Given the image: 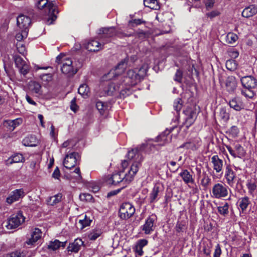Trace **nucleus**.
Masks as SVG:
<instances>
[{"label":"nucleus","mask_w":257,"mask_h":257,"mask_svg":"<svg viewBox=\"0 0 257 257\" xmlns=\"http://www.w3.org/2000/svg\"><path fill=\"white\" fill-rule=\"evenodd\" d=\"M127 157L130 160L129 162L126 160L121 162V167L123 170L113 174L106 180L107 183L109 185L116 186L119 184H122L120 189L111 192V194H116L132 181L141 166L143 158L137 149H132L128 151Z\"/></svg>","instance_id":"obj_1"},{"label":"nucleus","mask_w":257,"mask_h":257,"mask_svg":"<svg viewBox=\"0 0 257 257\" xmlns=\"http://www.w3.org/2000/svg\"><path fill=\"white\" fill-rule=\"evenodd\" d=\"M242 88L240 89L242 95L246 98L253 99L257 91V77L253 75H247L240 78Z\"/></svg>","instance_id":"obj_2"},{"label":"nucleus","mask_w":257,"mask_h":257,"mask_svg":"<svg viewBox=\"0 0 257 257\" xmlns=\"http://www.w3.org/2000/svg\"><path fill=\"white\" fill-rule=\"evenodd\" d=\"M36 6L39 9L43 10L46 14L52 16L51 21L49 22L50 20L48 21L49 24H52V21L56 20V14L58 13L57 7L52 2L48 3V0H38Z\"/></svg>","instance_id":"obj_3"},{"label":"nucleus","mask_w":257,"mask_h":257,"mask_svg":"<svg viewBox=\"0 0 257 257\" xmlns=\"http://www.w3.org/2000/svg\"><path fill=\"white\" fill-rule=\"evenodd\" d=\"M157 222V215L152 214L146 218L144 224L140 228L145 234H151L156 228Z\"/></svg>","instance_id":"obj_4"},{"label":"nucleus","mask_w":257,"mask_h":257,"mask_svg":"<svg viewBox=\"0 0 257 257\" xmlns=\"http://www.w3.org/2000/svg\"><path fill=\"white\" fill-rule=\"evenodd\" d=\"M126 66V63L125 60L121 61L114 69L111 70L107 74L103 76V80L107 81L118 77L120 74L123 73Z\"/></svg>","instance_id":"obj_5"},{"label":"nucleus","mask_w":257,"mask_h":257,"mask_svg":"<svg viewBox=\"0 0 257 257\" xmlns=\"http://www.w3.org/2000/svg\"><path fill=\"white\" fill-rule=\"evenodd\" d=\"M25 217L22 211H19L16 214H13L8 220L6 227L8 229H14L18 227L25 221Z\"/></svg>","instance_id":"obj_6"},{"label":"nucleus","mask_w":257,"mask_h":257,"mask_svg":"<svg viewBox=\"0 0 257 257\" xmlns=\"http://www.w3.org/2000/svg\"><path fill=\"white\" fill-rule=\"evenodd\" d=\"M212 196L215 198L220 199L228 196V188L225 184L216 183L212 189Z\"/></svg>","instance_id":"obj_7"},{"label":"nucleus","mask_w":257,"mask_h":257,"mask_svg":"<svg viewBox=\"0 0 257 257\" xmlns=\"http://www.w3.org/2000/svg\"><path fill=\"white\" fill-rule=\"evenodd\" d=\"M80 159V156L78 153H68L64 158L63 165L65 168L70 169L76 165Z\"/></svg>","instance_id":"obj_8"},{"label":"nucleus","mask_w":257,"mask_h":257,"mask_svg":"<svg viewBox=\"0 0 257 257\" xmlns=\"http://www.w3.org/2000/svg\"><path fill=\"white\" fill-rule=\"evenodd\" d=\"M135 212V207L129 202L122 203L119 210V216L122 219H126L130 218Z\"/></svg>","instance_id":"obj_9"},{"label":"nucleus","mask_w":257,"mask_h":257,"mask_svg":"<svg viewBox=\"0 0 257 257\" xmlns=\"http://www.w3.org/2000/svg\"><path fill=\"white\" fill-rule=\"evenodd\" d=\"M183 113L185 115L184 124L188 128L194 122L197 113L194 107H187L184 110Z\"/></svg>","instance_id":"obj_10"},{"label":"nucleus","mask_w":257,"mask_h":257,"mask_svg":"<svg viewBox=\"0 0 257 257\" xmlns=\"http://www.w3.org/2000/svg\"><path fill=\"white\" fill-rule=\"evenodd\" d=\"M13 59L16 66L19 69L21 74L26 75L30 70V66L20 56L15 54L13 55Z\"/></svg>","instance_id":"obj_11"},{"label":"nucleus","mask_w":257,"mask_h":257,"mask_svg":"<svg viewBox=\"0 0 257 257\" xmlns=\"http://www.w3.org/2000/svg\"><path fill=\"white\" fill-rule=\"evenodd\" d=\"M61 63H62L61 67L62 72L68 76H72L77 72V68H74L72 65V61L70 59H64Z\"/></svg>","instance_id":"obj_12"},{"label":"nucleus","mask_w":257,"mask_h":257,"mask_svg":"<svg viewBox=\"0 0 257 257\" xmlns=\"http://www.w3.org/2000/svg\"><path fill=\"white\" fill-rule=\"evenodd\" d=\"M236 178V174L233 170L231 166L229 164L226 165L224 173V178L226 183L230 187H232L235 182Z\"/></svg>","instance_id":"obj_13"},{"label":"nucleus","mask_w":257,"mask_h":257,"mask_svg":"<svg viewBox=\"0 0 257 257\" xmlns=\"http://www.w3.org/2000/svg\"><path fill=\"white\" fill-rule=\"evenodd\" d=\"M201 145V141L200 139L198 137H196L188 140L186 142L180 146V148H185L187 150L192 151H196L199 148Z\"/></svg>","instance_id":"obj_14"},{"label":"nucleus","mask_w":257,"mask_h":257,"mask_svg":"<svg viewBox=\"0 0 257 257\" xmlns=\"http://www.w3.org/2000/svg\"><path fill=\"white\" fill-rule=\"evenodd\" d=\"M225 147L228 150L230 154L234 158H242L245 155V151L243 148L239 144L234 145V149L228 145H225Z\"/></svg>","instance_id":"obj_15"},{"label":"nucleus","mask_w":257,"mask_h":257,"mask_svg":"<svg viewBox=\"0 0 257 257\" xmlns=\"http://www.w3.org/2000/svg\"><path fill=\"white\" fill-rule=\"evenodd\" d=\"M211 163L213 170L216 173L222 174L223 168V161L222 159L219 158V156L217 155H213L211 158Z\"/></svg>","instance_id":"obj_16"},{"label":"nucleus","mask_w":257,"mask_h":257,"mask_svg":"<svg viewBox=\"0 0 257 257\" xmlns=\"http://www.w3.org/2000/svg\"><path fill=\"white\" fill-rule=\"evenodd\" d=\"M31 22L30 18L24 15H19L17 19V24L20 30H28Z\"/></svg>","instance_id":"obj_17"},{"label":"nucleus","mask_w":257,"mask_h":257,"mask_svg":"<svg viewBox=\"0 0 257 257\" xmlns=\"http://www.w3.org/2000/svg\"><path fill=\"white\" fill-rule=\"evenodd\" d=\"M25 196V193L23 189H16L7 197L6 202L11 204L13 202L18 201L20 198Z\"/></svg>","instance_id":"obj_18"},{"label":"nucleus","mask_w":257,"mask_h":257,"mask_svg":"<svg viewBox=\"0 0 257 257\" xmlns=\"http://www.w3.org/2000/svg\"><path fill=\"white\" fill-rule=\"evenodd\" d=\"M138 68L135 69L129 70L127 72V78L129 79L130 81L128 82L130 83V85L132 86L135 85L138 82H140L139 76L138 75Z\"/></svg>","instance_id":"obj_19"},{"label":"nucleus","mask_w":257,"mask_h":257,"mask_svg":"<svg viewBox=\"0 0 257 257\" xmlns=\"http://www.w3.org/2000/svg\"><path fill=\"white\" fill-rule=\"evenodd\" d=\"M170 133L171 131L170 130H166L157 137V141L159 143L160 145H164L171 141V137L170 135Z\"/></svg>","instance_id":"obj_20"},{"label":"nucleus","mask_w":257,"mask_h":257,"mask_svg":"<svg viewBox=\"0 0 257 257\" xmlns=\"http://www.w3.org/2000/svg\"><path fill=\"white\" fill-rule=\"evenodd\" d=\"M257 14V5H251L245 8L242 12V16L244 18H249Z\"/></svg>","instance_id":"obj_21"},{"label":"nucleus","mask_w":257,"mask_h":257,"mask_svg":"<svg viewBox=\"0 0 257 257\" xmlns=\"http://www.w3.org/2000/svg\"><path fill=\"white\" fill-rule=\"evenodd\" d=\"M225 86L227 90L229 92H233L236 89L237 86V81L234 76H228L225 82Z\"/></svg>","instance_id":"obj_22"},{"label":"nucleus","mask_w":257,"mask_h":257,"mask_svg":"<svg viewBox=\"0 0 257 257\" xmlns=\"http://www.w3.org/2000/svg\"><path fill=\"white\" fill-rule=\"evenodd\" d=\"M42 235V232L38 228H35L32 231L31 237L27 241L28 244L32 245L39 239Z\"/></svg>","instance_id":"obj_23"},{"label":"nucleus","mask_w":257,"mask_h":257,"mask_svg":"<svg viewBox=\"0 0 257 257\" xmlns=\"http://www.w3.org/2000/svg\"><path fill=\"white\" fill-rule=\"evenodd\" d=\"M229 105L231 108L236 111H240L244 108V105L238 98H234L230 100Z\"/></svg>","instance_id":"obj_24"},{"label":"nucleus","mask_w":257,"mask_h":257,"mask_svg":"<svg viewBox=\"0 0 257 257\" xmlns=\"http://www.w3.org/2000/svg\"><path fill=\"white\" fill-rule=\"evenodd\" d=\"M83 242L81 239L77 238L67 247L68 251L77 252L82 245Z\"/></svg>","instance_id":"obj_25"},{"label":"nucleus","mask_w":257,"mask_h":257,"mask_svg":"<svg viewBox=\"0 0 257 257\" xmlns=\"http://www.w3.org/2000/svg\"><path fill=\"white\" fill-rule=\"evenodd\" d=\"M179 175L183 179L185 184H194L195 182L194 179L192 177V175L186 169L182 170L179 174Z\"/></svg>","instance_id":"obj_26"},{"label":"nucleus","mask_w":257,"mask_h":257,"mask_svg":"<svg viewBox=\"0 0 257 257\" xmlns=\"http://www.w3.org/2000/svg\"><path fill=\"white\" fill-rule=\"evenodd\" d=\"M22 119L18 118L14 120H7L5 121V125L11 131H14L15 128L22 123Z\"/></svg>","instance_id":"obj_27"},{"label":"nucleus","mask_w":257,"mask_h":257,"mask_svg":"<svg viewBox=\"0 0 257 257\" xmlns=\"http://www.w3.org/2000/svg\"><path fill=\"white\" fill-rule=\"evenodd\" d=\"M66 241L61 242L57 239L54 241H50L48 244V248L51 250H56L59 249L61 246L65 247L66 245Z\"/></svg>","instance_id":"obj_28"},{"label":"nucleus","mask_w":257,"mask_h":257,"mask_svg":"<svg viewBox=\"0 0 257 257\" xmlns=\"http://www.w3.org/2000/svg\"><path fill=\"white\" fill-rule=\"evenodd\" d=\"M86 48L89 51H97L101 49V44L96 40H91L86 45Z\"/></svg>","instance_id":"obj_29"},{"label":"nucleus","mask_w":257,"mask_h":257,"mask_svg":"<svg viewBox=\"0 0 257 257\" xmlns=\"http://www.w3.org/2000/svg\"><path fill=\"white\" fill-rule=\"evenodd\" d=\"M24 161L25 159L22 154L17 153L13 155L7 160V164L9 165L13 163L23 162Z\"/></svg>","instance_id":"obj_30"},{"label":"nucleus","mask_w":257,"mask_h":257,"mask_svg":"<svg viewBox=\"0 0 257 257\" xmlns=\"http://www.w3.org/2000/svg\"><path fill=\"white\" fill-rule=\"evenodd\" d=\"M212 246V242L210 239H207L203 240L202 242V249L204 253L206 255H210Z\"/></svg>","instance_id":"obj_31"},{"label":"nucleus","mask_w":257,"mask_h":257,"mask_svg":"<svg viewBox=\"0 0 257 257\" xmlns=\"http://www.w3.org/2000/svg\"><path fill=\"white\" fill-rule=\"evenodd\" d=\"M250 203L249 198L247 196L239 199L238 201V206L242 212H243L246 209Z\"/></svg>","instance_id":"obj_32"},{"label":"nucleus","mask_w":257,"mask_h":257,"mask_svg":"<svg viewBox=\"0 0 257 257\" xmlns=\"http://www.w3.org/2000/svg\"><path fill=\"white\" fill-rule=\"evenodd\" d=\"M29 89L33 93L38 95L42 94L41 86L39 83L36 81H31L30 82Z\"/></svg>","instance_id":"obj_33"},{"label":"nucleus","mask_w":257,"mask_h":257,"mask_svg":"<svg viewBox=\"0 0 257 257\" xmlns=\"http://www.w3.org/2000/svg\"><path fill=\"white\" fill-rule=\"evenodd\" d=\"M99 31L100 33L103 34L104 35L103 37H111L116 34L114 27L101 28Z\"/></svg>","instance_id":"obj_34"},{"label":"nucleus","mask_w":257,"mask_h":257,"mask_svg":"<svg viewBox=\"0 0 257 257\" xmlns=\"http://www.w3.org/2000/svg\"><path fill=\"white\" fill-rule=\"evenodd\" d=\"M144 6L153 10H158L160 5L157 0H144Z\"/></svg>","instance_id":"obj_35"},{"label":"nucleus","mask_w":257,"mask_h":257,"mask_svg":"<svg viewBox=\"0 0 257 257\" xmlns=\"http://www.w3.org/2000/svg\"><path fill=\"white\" fill-rule=\"evenodd\" d=\"M159 192V187L155 186L150 195V201L151 203H154L157 201Z\"/></svg>","instance_id":"obj_36"},{"label":"nucleus","mask_w":257,"mask_h":257,"mask_svg":"<svg viewBox=\"0 0 257 257\" xmlns=\"http://www.w3.org/2000/svg\"><path fill=\"white\" fill-rule=\"evenodd\" d=\"M119 86L115 85L113 82H111L105 88L104 91L107 95H112L115 91L119 90Z\"/></svg>","instance_id":"obj_37"},{"label":"nucleus","mask_w":257,"mask_h":257,"mask_svg":"<svg viewBox=\"0 0 257 257\" xmlns=\"http://www.w3.org/2000/svg\"><path fill=\"white\" fill-rule=\"evenodd\" d=\"M62 194L58 193L54 196H51L47 200L48 205L53 206L60 202L62 199Z\"/></svg>","instance_id":"obj_38"},{"label":"nucleus","mask_w":257,"mask_h":257,"mask_svg":"<svg viewBox=\"0 0 257 257\" xmlns=\"http://www.w3.org/2000/svg\"><path fill=\"white\" fill-rule=\"evenodd\" d=\"M246 187L248 189L249 194L253 196L254 191L257 188L256 181L252 180H247Z\"/></svg>","instance_id":"obj_39"},{"label":"nucleus","mask_w":257,"mask_h":257,"mask_svg":"<svg viewBox=\"0 0 257 257\" xmlns=\"http://www.w3.org/2000/svg\"><path fill=\"white\" fill-rule=\"evenodd\" d=\"M229 205L228 203L225 202L223 205L217 207L218 212L221 215L226 216L229 213Z\"/></svg>","instance_id":"obj_40"},{"label":"nucleus","mask_w":257,"mask_h":257,"mask_svg":"<svg viewBox=\"0 0 257 257\" xmlns=\"http://www.w3.org/2000/svg\"><path fill=\"white\" fill-rule=\"evenodd\" d=\"M22 143L25 146L35 147L36 146V138L33 136H29L25 138Z\"/></svg>","instance_id":"obj_41"},{"label":"nucleus","mask_w":257,"mask_h":257,"mask_svg":"<svg viewBox=\"0 0 257 257\" xmlns=\"http://www.w3.org/2000/svg\"><path fill=\"white\" fill-rule=\"evenodd\" d=\"M102 231L100 229H94L88 233V237L90 240H95L100 236Z\"/></svg>","instance_id":"obj_42"},{"label":"nucleus","mask_w":257,"mask_h":257,"mask_svg":"<svg viewBox=\"0 0 257 257\" xmlns=\"http://www.w3.org/2000/svg\"><path fill=\"white\" fill-rule=\"evenodd\" d=\"M225 65L226 68L228 70L232 71L235 70L237 68V63L235 60L231 59L226 61Z\"/></svg>","instance_id":"obj_43"},{"label":"nucleus","mask_w":257,"mask_h":257,"mask_svg":"<svg viewBox=\"0 0 257 257\" xmlns=\"http://www.w3.org/2000/svg\"><path fill=\"white\" fill-rule=\"evenodd\" d=\"M237 39V35L233 33H228L226 36V42L228 44H234Z\"/></svg>","instance_id":"obj_44"},{"label":"nucleus","mask_w":257,"mask_h":257,"mask_svg":"<svg viewBox=\"0 0 257 257\" xmlns=\"http://www.w3.org/2000/svg\"><path fill=\"white\" fill-rule=\"evenodd\" d=\"M16 47L18 52L23 56L27 54V51L25 44L22 42H18L16 44Z\"/></svg>","instance_id":"obj_45"},{"label":"nucleus","mask_w":257,"mask_h":257,"mask_svg":"<svg viewBox=\"0 0 257 257\" xmlns=\"http://www.w3.org/2000/svg\"><path fill=\"white\" fill-rule=\"evenodd\" d=\"M96 107L101 114H103L104 111L107 109L106 104L100 101L96 102Z\"/></svg>","instance_id":"obj_46"},{"label":"nucleus","mask_w":257,"mask_h":257,"mask_svg":"<svg viewBox=\"0 0 257 257\" xmlns=\"http://www.w3.org/2000/svg\"><path fill=\"white\" fill-rule=\"evenodd\" d=\"M92 220L87 217L86 215H85L84 218L79 220V223L81 225V228L83 229L85 227L88 226L90 225Z\"/></svg>","instance_id":"obj_47"},{"label":"nucleus","mask_w":257,"mask_h":257,"mask_svg":"<svg viewBox=\"0 0 257 257\" xmlns=\"http://www.w3.org/2000/svg\"><path fill=\"white\" fill-rule=\"evenodd\" d=\"M21 32L18 33L16 36V39L18 42H22L23 39L26 38L27 37L29 30H20Z\"/></svg>","instance_id":"obj_48"},{"label":"nucleus","mask_w":257,"mask_h":257,"mask_svg":"<svg viewBox=\"0 0 257 257\" xmlns=\"http://www.w3.org/2000/svg\"><path fill=\"white\" fill-rule=\"evenodd\" d=\"M78 93L81 95L85 96L87 95L89 89L88 86L86 84L81 85L78 90Z\"/></svg>","instance_id":"obj_49"},{"label":"nucleus","mask_w":257,"mask_h":257,"mask_svg":"<svg viewBox=\"0 0 257 257\" xmlns=\"http://www.w3.org/2000/svg\"><path fill=\"white\" fill-rule=\"evenodd\" d=\"M173 107L177 112H179L181 109L182 107V100L180 98H177L175 100Z\"/></svg>","instance_id":"obj_50"},{"label":"nucleus","mask_w":257,"mask_h":257,"mask_svg":"<svg viewBox=\"0 0 257 257\" xmlns=\"http://www.w3.org/2000/svg\"><path fill=\"white\" fill-rule=\"evenodd\" d=\"M147 71V66L145 65H143L139 69L138 68L137 73L140 81L146 75Z\"/></svg>","instance_id":"obj_51"},{"label":"nucleus","mask_w":257,"mask_h":257,"mask_svg":"<svg viewBox=\"0 0 257 257\" xmlns=\"http://www.w3.org/2000/svg\"><path fill=\"white\" fill-rule=\"evenodd\" d=\"M219 115L224 121H227L229 118V114L225 108H221L220 109Z\"/></svg>","instance_id":"obj_52"},{"label":"nucleus","mask_w":257,"mask_h":257,"mask_svg":"<svg viewBox=\"0 0 257 257\" xmlns=\"http://www.w3.org/2000/svg\"><path fill=\"white\" fill-rule=\"evenodd\" d=\"M211 182V179L209 178V177L206 174H205L203 177V178L201 180V185L204 187H206L208 186V185L210 184Z\"/></svg>","instance_id":"obj_53"},{"label":"nucleus","mask_w":257,"mask_h":257,"mask_svg":"<svg viewBox=\"0 0 257 257\" xmlns=\"http://www.w3.org/2000/svg\"><path fill=\"white\" fill-rule=\"evenodd\" d=\"M175 229L177 232H183L186 229L185 225L182 222H178L175 226Z\"/></svg>","instance_id":"obj_54"},{"label":"nucleus","mask_w":257,"mask_h":257,"mask_svg":"<svg viewBox=\"0 0 257 257\" xmlns=\"http://www.w3.org/2000/svg\"><path fill=\"white\" fill-rule=\"evenodd\" d=\"M79 197L81 200H85L86 201H91L93 199L92 196L88 193L81 194Z\"/></svg>","instance_id":"obj_55"},{"label":"nucleus","mask_w":257,"mask_h":257,"mask_svg":"<svg viewBox=\"0 0 257 257\" xmlns=\"http://www.w3.org/2000/svg\"><path fill=\"white\" fill-rule=\"evenodd\" d=\"M8 257H26V255L23 252L16 251L10 253Z\"/></svg>","instance_id":"obj_56"},{"label":"nucleus","mask_w":257,"mask_h":257,"mask_svg":"<svg viewBox=\"0 0 257 257\" xmlns=\"http://www.w3.org/2000/svg\"><path fill=\"white\" fill-rule=\"evenodd\" d=\"M221 249L220 246L219 244H217L215 247V250L213 253V257H220L221 254Z\"/></svg>","instance_id":"obj_57"},{"label":"nucleus","mask_w":257,"mask_h":257,"mask_svg":"<svg viewBox=\"0 0 257 257\" xmlns=\"http://www.w3.org/2000/svg\"><path fill=\"white\" fill-rule=\"evenodd\" d=\"M134 250L136 253V256H141L143 254L144 251L143 250V247L139 246L138 245H135Z\"/></svg>","instance_id":"obj_58"},{"label":"nucleus","mask_w":257,"mask_h":257,"mask_svg":"<svg viewBox=\"0 0 257 257\" xmlns=\"http://www.w3.org/2000/svg\"><path fill=\"white\" fill-rule=\"evenodd\" d=\"M143 23V21L141 19H134L129 22V24L132 27H135L136 26L140 25Z\"/></svg>","instance_id":"obj_59"},{"label":"nucleus","mask_w":257,"mask_h":257,"mask_svg":"<svg viewBox=\"0 0 257 257\" xmlns=\"http://www.w3.org/2000/svg\"><path fill=\"white\" fill-rule=\"evenodd\" d=\"M148 240L145 239H140L137 241L136 245L143 248L148 244Z\"/></svg>","instance_id":"obj_60"},{"label":"nucleus","mask_w":257,"mask_h":257,"mask_svg":"<svg viewBox=\"0 0 257 257\" xmlns=\"http://www.w3.org/2000/svg\"><path fill=\"white\" fill-rule=\"evenodd\" d=\"M60 176V172L59 169L58 167H57L54 171L52 174L53 178L57 179H59V177Z\"/></svg>","instance_id":"obj_61"},{"label":"nucleus","mask_w":257,"mask_h":257,"mask_svg":"<svg viewBox=\"0 0 257 257\" xmlns=\"http://www.w3.org/2000/svg\"><path fill=\"white\" fill-rule=\"evenodd\" d=\"M229 55L231 58L235 59L238 57L239 53L237 51L233 50L229 52Z\"/></svg>","instance_id":"obj_62"},{"label":"nucleus","mask_w":257,"mask_h":257,"mask_svg":"<svg viewBox=\"0 0 257 257\" xmlns=\"http://www.w3.org/2000/svg\"><path fill=\"white\" fill-rule=\"evenodd\" d=\"M220 14L219 12L217 11H213L211 12L210 13H207V16L208 17L210 18H213L215 17L218 16Z\"/></svg>","instance_id":"obj_63"},{"label":"nucleus","mask_w":257,"mask_h":257,"mask_svg":"<svg viewBox=\"0 0 257 257\" xmlns=\"http://www.w3.org/2000/svg\"><path fill=\"white\" fill-rule=\"evenodd\" d=\"M74 172L76 174V176H75L76 180H79L81 179L82 177L80 174V170L79 168H76L74 171Z\"/></svg>","instance_id":"obj_64"}]
</instances>
